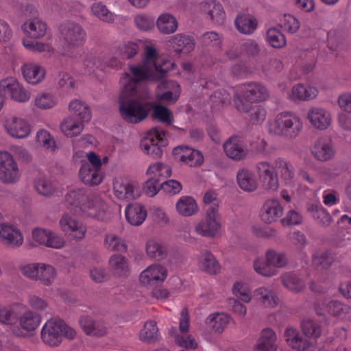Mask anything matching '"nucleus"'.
<instances>
[{
	"mask_svg": "<svg viewBox=\"0 0 351 351\" xmlns=\"http://www.w3.org/2000/svg\"><path fill=\"white\" fill-rule=\"evenodd\" d=\"M283 208L277 199H269L265 202L261 209V219L265 223H271L282 217Z\"/></svg>",
	"mask_w": 351,
	"mask_h": 351,
	"instance_id": "obj_15",
	"label": "nucleus"
},
{
	"mask_svg": "<svg viewBox=\"0 0 351 351\" xmlns=\"http://www.w3.org/2000/svg\"><path fill=\"white\" fill-rule=\"evenodd\" d=\"M18 86V81L14 77L3 79L0 82V93L10 96L12 91L16 90Z\"/></svg>",
	"mask_w": 351,
	"mask_h": 351,
	"instance_id": "obj_61",
	"label": "nucleus"
},
{
	"mask_svg": "<svg viewBox=\"0 0 351 351\" xmlns=\"http://www.w3.org/2000/svg\"><path fill=\"white\" fill-rule=\"evenodd\" d=\"M156 26L161 33L169 34L175 32L178 28V21L171 14L163 13L156 21Z\"/></svg>",
	"mask_w": 351,
	"mask_h": 351,
	"instance_id": "obj_34",
	"label": "nucleus"
},
{
	"mask_svg": "<svg viewBox=\"0 0 351 351\" xmlns=\"http://www.w3.org/2000/svg\"><path fill=\"white\" fill-rule=\"evenodd\" d=\"M56 101L49 93L38 94L35 99V105L41 109H49L56 105Z\"/></svg>",
	"mask_w": 351,
	"mask_h": 351,
	"instance_id": "obj_57",
	"label": "nucleus"
},
{
	"mask_svg": "<svg viewBox=\"0 0 351 351\" xmlns=\"http://www.w3.org/2000/svg\"><path fill=\"white\" fill-rule=\"evenodd\" d=\"M237 182L239 187L245 192H253L258 187V182L255 174L246 169L238 171Z\"/></svg>",
	"mask_w": 351,
	"mask_h": 351,
	"instance_id": "obj_21",
	"label": "nucleus"
},
{
	"mask_svg": "<svg viewBox=\"0 0 351 351\" xmlns=\"http://www.w3.org/2000/svg\"><path fill=\"white\" fill-rule=\"evenodd\" d=\"M137 27L141 30H149L154 26V19L146 15H138L134 19Z\"/></svg>",
	"mask_w": 351,
	"mask_h": 351,
	"instance_id": "obj_60",
	"label": "nucleus"
},
{
	"mask_svg": "<svg viewBox=\"0 0 351 351\" xmlns=\"http://www.w3.org/2000/svg\"><path fill=\"white\" fill-rule=\"evenodd\" d=\"M65 206L74 215L86 217H97V209L83 189L69 191L65 195Z\"/></svg>",
	"mask_w": 351,
	"mask_h": 351,
	"instance_id": "obj_6",
	"label": "nucleus"
},
{
	"mask_svg": "<svg viewBox=\"0 0 351 351\" xmlns=\"http://www.w3.org/2000/svg\"><path fill=\"white\" fill-rule=\"evenodd\" d=\"M114 194L119 198L136 199L138 197L137 193H134V186L130 183L121 184L118 186H114Z\"/></svg>",
	"mask_w": 351,
	"mask_h": 351,
	"instance_id": "obj_50",
	"label": "nucleus"
},
{
	"mask_svg": "<svg viewBox=\"0 0 351 351\" xmlns=\"http://www.w3.org/2000/svg\"><path fill=\"white\" fill-rule=\"evenodd\" d=\"M38 277L35 280L40 281L44 285L49 286L53 281L56 275V269L50 265L41 263Z\"/></svg>",
	"mask_w": 351,
	"mask_h": 351,
	"instance_id": "obj_45",
	"label": "nucleus"
},
{
	"mask_svg": "<svg viewBox=\"0 0 351 351\" xmlns=\"http://www.w3.org/2000/svg\"><path fill=\"white\" fill-rule=\"evenodd\" d=\"M308 118L315 128L322 130L326 129L331 122L330 113L320 108L310 109L308 112Z\"/></svg>",
	"mask_w": 351,
	"mask_h": 351,
	"instance_id": "obj_18",
	"label": "nucleus"
},
{
	"mask_svg": "<svg viewBox=\"0 0 351 351\" xmlns=\"http://www.w3.org/2000/svg\"><path fill=\"white\" fill-rule=\"evenodd\" d=\"M75 335V330L62 319L47 320L41 331L43 341L50 346H58L63 337L72 340Z\"/></svg>",
	"mask_w": 351,
	"mask_h": 351,
	"instance_id": "obj_5",
	"label": "nucleus"
},
{
	"mask_svg": "<svg viewBox=\"0 0 351 351\" xmlns=\"http://www.w3.org/2000/svg\"><path fill=\"white\" fill-rule=\"evenodd\" d=\"M21 71L25 80L32 84L40 82L45 75V69L36 64H25Z\"/></svg>",
	"mask_w": 351,
	"mask_h": 351,
	"instance_id": "obj_30",
	"label": "nucleus"
},
{
	"mask_svg": "<svg viewBox=\"0 0 351 351\" xmlns=\"http://www.w3.org/2000/svg\"><path fill=\"white\" fill-rule=\"evenodd\" d=\"M287 261L285 254L269 249L266 252L265 259L257 258L254 261L253 266L258 274L264 276H271L276 275L277 271L276 268L285 267Z\"/></svg>",
	"mask_w": 351,
	"mask_h": 351,
	"instance_id": "obj_8",
	"label": "nucleus"
},
{
	"mask_svg": "<svg viewBox=\"0 0 351 351\" xmlns=\"http://www.w3.org/2000/svg\"><path fill=\"white\" fill-rule=\"evenodd\" d=\"M199 261V268L209 274H216L220 270L218 261L210 251H202Z\"/></svg>",
	"mask_w": 351,
	"mask_h": 351,
	"instance_id": "obj_26",
	"label": "nucleus"
},
{
	"mask_svg": "<svg viewBox=\"0 0 351 351\" xmlns=\"http://www.w3.org/2000/svg\"><path fill=\"white\" fill-rule=\"evenodd\" d=\"M281 27L289 33L294 34L299 29L300 22L294 16L290 14H285Z\"/></svg>",
	"mask_w": 351,
	"mask_h": 351,
	"instance_id": "obj_59",
	"label": "nucleus"
},
{
	"mask_svg": "<svg viewBox=\"0 0 351 351\" xmlns=\"http://www.w3.org/2000/svg\"><path fill=\"white\" fill-rule=\"evenodd\" d=\"M19 177V168L12 156L8 152H0V182L14 184Z\"/></svg>",
	"mask_w": 351,
	"mask_h": 351,
	"instance_id": "obj_11",
	"label": "nucleus"
},
{
	"mask_svg": "<svg viewBox=\"0 0 351 351\" xmlns=\"http://www.w3.org/2000/svg\"><path fill=\"white\" fill-rule=\"evenodd\" d=\"M307 210L312 214L313 217L322 226L330 225L332 218L328 211L316 204H311L307 207Z\"/></svg>",
	"mask_w": 351,
	"mask_h": 351,
	"instance_id": "obj_42",
	"label": "nucleus"
},
{
	"mask_svg": "<svg viewBox=\"0 0 351 351\" xmlns=\"http://www.w3.org/2000/svg\"><path fill=\"white\" fill-rule=\"evenodd\" d=\"M23 28L31 38L36 39L45 34L47 25L38 19H34L31 21L24 23Z\"/></svg>",
	"mask_w": 351,
	"mask_h": 351,
	"instance_id": "obj_35",
	"label": "nucleus"
},
{
	"mask_svg": "<svg viewBox=\"0 0 351 351\" xmlns=\"http://www.w3.org/2000/svg\"><path fill=\"white\" fill-rule=\"evenodd\" d=\"M202 10L215 24L219 25L223 24L226 14L223 6L215 0L206 2L202 5Z\"/></svg>",
	"mask_w": 351,
	"mask_h": 351,
	"instance_id": "obj_19",
	"label": "nucleus"
},
{
	"mask_svg": "<svg viewBox=\"0 0 351 351\" xmlns=\"http://www.w3.org/2000/svg\"><path fill=\"white\" fill-rule=\"evenodd\" d=\"M245 86V89L243 90V93L246 95V97L254 103L265 101L269 97L267 88L261 83L251 82Z\"/></svg>",
	"mask_w": 351,
	"mask_h": 351,
	"instance_id": "obj_22",
	"label": "nucleus"
},
{
	"mask_svg": "<svg viewBox=\"0 0 351 351\" xmlns=\"http://www.w3.org/2000/svg\"><path fill=\"white\" fill-rule=\"evenodd\" d=\"M221 229L220 215L218 205L213 204L206 208V217L195 226L196 232L206 237H214Z\"/></svg>",
	"mask_w": 351,
	"mask_h": 351,
	"instance_id": "obj_10",
	"label": "nucleus"
},
{
	"mask_svg": "<svg viewBox=\"0 0 351 351\" xmlns=\"http://www.w3.org/2000/svg\"><path fill=\"white\" fill-rule=\"evenodd\" d=\"M166 132L160 127L152 128L147 133V136L141 141V147L144 152L150 155L154 158H158L162 156V147H166L168 144L167 140L165 138Z\"/></svg>",
	"mask_w": 351,
	"mask_h": 351,
	"instance_id": "obj_9",
	"label": "nucleus"
},
{
	"mask_svg": "<svg viewBox=\"0 0 351 351\" xmlns=\"http://www.w3.org/2000/svg\"><path fill=\"white\" fill-rule=\"evenodd\" d=\"M5 128L8 133L15 138H23L30 133V126L27 121L23 119L12 117L5 123Z\"/></svg>",
	"mask_w": 351,
	"mask_h": 351,
	"instance_id": "obj_17",
	"label": "nucleus"
},
{
	"mask_svg": "<svg viewBox=\"0 0 351 351\" xmlns=\"http://www.w3.org/2000/svg\"><path fill=\"white\" fill-rule=\"evenodd\" d=\"M234 103L235 107L239 112L247 113L250 111L254 102L248 99V98L246 97V95L243 91L241 94L237 95L234 97Z\"/></svg>",
	"mask_w": 351,
	"mask_h": 351,
	"instance_id": "obj_56",
	"label": "nucleus"
},
{
	"mask_svg": "<svg viewBox=\"0 0 351 351\" xmlns=\"http://www.w3.org/2000/svg\"><path fill=\"white\" fill-rule=\"evenodd\" d=\"M151 110H152V117L153 119H157L166 125L172 123L173 113L168 108L153 102V107Z\"/></svg>",
	"mask_w": 351,
	"mask_h": 351,
	"instance_id": "obj_41",
	"label": "nucleus"
},
{
	"mask_svg": "<svg viewBox=\"0 0 351 351\" xmlns=\"http://www.w3.org/2000/svg\"><path fill=\"white\" fill-rule=\"evenodd\" d=\"M162 179L156 176H151V177L145 181L143 186V191L149 197L155 196L160 190H161Z\"/></svg>",
	"mask_w": 351,
	"mask_h": 351,
	"instance_id": "obj_49",
	"label": "nucleus"
},
{
	"mask_svg": "<svg viewBox=\"0 0 351 351\" xmlns=\"http://www.w3.org/2000/svg\"><path fill=\"white\" fill-rule=\"evenodd\" d=\"M282 282L285 287L293 292H300L304 287V281L295 273L289 272L282 276Z\"/></svg>",
	"mask_w": 351,
	"mask_h": 351,
	"instance_id": "obj_40",
	"label": "nucleus"
},
{
	"mask_svg": "<svg viewBox=\"0 0 351 351\" xmlns=\"http://www.w3.org/2000/svg\"><path fill=\"white\" fill-rule=\"evenodd\" d=\"M267 40L274 48H282L286 45L285 36L276 28L267 30Z\"/></svg>",
	"mask_w": 351,
	"mask_h": 351,
	"instance_id": "obj_48",
	"label": "nucleus"
},
{
	"mask_svg": "<svg viewBox=\"0 0 351 351\" xmlns=\"http://www.w3.org/2000/svg\"><path fill=\"white\" fill-rule=\"evenodd\" d=\"M300 328L306 337L317 339L321 336L320 326L310 319H304L300 322Z\"/></svg>",
	"mask_w": 351,
	"mask_h": 351,
	"instance_id": "obj_46",
	"label": "nucleus"
},
{
	"mask_svg": "<svg viewBox=\"0 0 351 351\" xmlns=\"http://www.w3.org/2000/svg\"><path fill=\"white\" fill-rule=\"evenodd\" d=\"M92 12L101 20L106 22H112L114 14L102 3H95L92 5Z\"/></svg>",
	"mask_w": 351,
	"mask_h": 351,
	"instance_id": "obj_52",
	"label": "nucleus"
},
{
	"mask_svg": "<svg viewBox=\"0 0 351 351\" xmlns=\"http://www.w3.org/2000/svg\"><path fill=\"white\" fill-rule=\"evenodd\" d=\"M302 122L296 115L289 112H282L276 117L271 123L269 132L278 136L294 138L300 134Z\"/></svg>",
	"mask_w": 351,
	"mask_h": 351,
	"instance_id": "obj_7",
	"label": "nucleus"
},
{
	"mask_svg": "<svg viewBox=\"0 0 351 351\" xmlns=\"http://www.w3.org/2000/svg\"><path fill=\"white\" fill-rule=\"evenodd\" d=\"M71 114L61 124V130L67 136L79 134L83 129V123L91 119L89 107L78 99L71 101L69 106Z\"/></svg>",
	"mask_w": 351,
	"mask_h": 351,
	"instance_id": "obj_3",
	"label": "nucleus"
},
{
	"mask_svg": "<svg viewBox=\"0 0 351 351\" xmlns=\"http://www.w3.org/2000/svg\"><path fill=\"white\" fill-rule=\"evenodd\" d=\"M124 94L122 90L119 98V112L122 119L130 123H138L145 119L152 107L153 102L147 99V91Z\"/></svg>",
	"mask_w": 351,
	"mask_h": 351,
	"instance_id": "obj_1",
	"label": "nucleus"
},
{
	"mask_svg": "<svg viewBox=\"0 0 351 351\" xmlns=\"http://www.w3.org/2000/svg\"><path fill=\"white\" fill-rule=\"evenodd\" d=\"M161 190L170 195H176L180 193L182 189L181 183L176 180H169L164 181L162 179L160 184Z\"/></svg>",
	"mask_w": 351,
	"mask_h": 351,
	"instance_id": "obj_58",
	"label": "nucleus"
},
{
	"mask_svg": "<svg viewBox=\"0 0 351 351\" xmlns=\"http://www.w3.org/2000/svg\"><path fill=\"white\" fill-rule=\"evenodd\" d=\"M249 112L250 113V121L252 123H262L265 120L267 113L265 109L260 105L252 106Z\"/></svg>",
	"mask_w": 351,
	"mask_h": 351,
	"instance_id": "obj_62",
	"label": "nucleus"
},
{
	"mask_svg": "<svg viewBox=\"0 0 351 351\" xmlns=\"http://www.w3.org/2000/svg\"><path fill=\"white\" fill-rule=\"evenodd\" d=\"M226 155L231 159L239 161L245 158L247 149L239 142L237 137L230 138L223 145Z\"/></svg>",
	"mask_w": 351,
	"mask_h": 351,
	"instance_id": "obj_20",
	"label": "nucleus"
},
{
	"mask_svg": "<svg viewBox=\"0 0 351 351\" xmlns=\"http://www.w3.org/2000/svg\"><path fill=\"white\" fill-rule=\"evenodd\" d=\"M19 315L14 310L8 308H0V322L3 324L16 326L18 324Z\"/></svg>",
	"mask_w": 351,
	"mask_h": 351,
	"instance_id": "obj_54",
	"label": "nucleus"
},
{
	"mask_svg": "<svg viewBox=\"0 0 351 351\" xmlns=\"http://www.w3.org/2000/svg\"><path fill=\"white\" fill-rule=\"evenodd\" d=\"M125 213L127 221L133 226L141 225L147 217L146 209L139 204L128 205Z\"/></svg>",
	"mask_w": 351,
	"mask_h": 351,
	"instance_id": "obj_24",
	"label": "nucleus"
},
{
	"mask_svg": "<svg viewBox=\"0 0 351 351\" xmlns=\"http://www.w3.org/2000/svg\"><path fill=\"white\" fill-rule=\"evenodd\" d=\"M78 322L87 335L101 337L107 332V328L102 322L94 320L89 315L81 316Z\"/></svg>",
	"mask_w": 351,
	"mask_h": 351,
	"instance_id": "obj_14",
	"label": "nucleus"
},
{
	"mask_svg": "<svg viewBox=\"0 0 351 351\" xmlns=\"http://www.w3.org/2000/svg\"><path fill=\"white\" fill-rule=\"evenodd\" d=\"M274 166L277 171L280 173L285 184H290L294 177L293 166L287 161L281 158H277L274 160Z\"/></svg>",
	"mask_w": 351,
	"mask_h": 351,
	"instance_id": "obj_38",
	"label": "nucleus"
},
{
	"mask_svg": "<svg viewBox=\"0 0 351 351\" xmlns=\"http://www.w3.org/2000/svg\"><path fill=\"white\" fill-rule=\"evenodd\" d=\"M99 171L92 169L90 164L85 162L82 165L79 174L84 184L95 186L98 185L102 181V177L99 174Z\"/></svg>",
	"mask_w": 351,
	"mask_h": 351,
	"instance_id": "obj_28",
	"label": "nucleus"
},
{
	"mask_svg": "<svg viewBox=\"0 0 351 351\" xmlns=\"http://www.w3.org/2000/svg\"><path fill=\"white\" fill-rule=\"evenodd\" d=\"M154 64L155 71L146 69L147 65H131L130 66V71L132 76L125 73V75L129 77V80L122 89L123 93L131 94L130 93H135V91H147L146 88L141 84V82L149 81L156 82L164 78L169 70L168 68H163L162 65L158 64L155 62H154Z\"/></svg>",
	"mask_w": 351,
	"mask_h": 351,
	"instance_id": "obj_2",
	"label": "nucleus"
},
{
	"mask_svg": "<svg viewBox=\"0 0 351 351\" xmlns=\"http://www.w3.org/2000/svg\"><path fill=\"white\" fill-rule=\"evenodd\" d=\"M285 338L287 344L293 350L305 351L311 346V342L304 338L300 332L293 327H287L285 331Z\"/></svg>",
	"mask_w": 351,
	"mask_h": 351,
	"instance_id": "obj_16",
	"label": "nucleus"
},
{
	"mask_svg": "<svg viewBox=\"0 0 351 351\" xmlns=\"http://www.w3.org/2000/svg\"><path fill=\"white\" fill-rule=\"evenodd\" d=\"M312 154L320 161L330 160L335 154V151L330 143L324 139L317 140L311 149Z\"/></svg>",
	"mask_w": 351,
	"mask_h": 351,
	"instance_id": "obj_25",
	"label": "nucleus"
},
{
	"mask_svg": "<svg viewBox=\"0 0 351 351\" xmlns=\"http://www.w3.org/2000/svg\"><path fill=\"white\" fill-rule=\"evenodd\" d=\"M176 209L180 215L189 217L197 213V205L192 197L183 196L177 202Z\"/></svg>",
	"mask_w": 351,
	"mask_h": 351,
	"instance_id": "obj_37",
	"label": "nucleus"
},
{
	"mask_svg": "<svg viewBox=\"0 0 351 351\" xmlns=\"http://www.w3.org/2000/svg\"><path fill=\"white\" fill-rule=\"evenodd\" d=\"M146 251L149 257L158 261L165 259L167 254L165 246L154 240H150L147 242Z\"/></svg>",
	"mask_w": 351,
	"mask_h": 351,
	"instance_id": "obj_44",
	"label": "nucleus"
},
{
	"mask_svg": "<svg viewBox=\"0 0 351 351\" xmlns=\"http://www.w3.org/2000/svg\"><path fill=\"white\" fill-rule=\"evenodd\" d=\"M34 187L38 193L43 196H49L54 191L51 182L44 178L36 179L34 180Z\"/></svg>",
	"mask_w": 351,
	"mask_h": 351,
	"instance_id": "obj_53",
	"label": "nucleus"
},
{
	"mask_svg": "<svg viewBox=\"0 0 351 351\" xmlns=\"http://www.w3.org/2000/svg\"><path fill=\"white\" fill-rule=\"evenodd\" d=\"M175 341L179 346L187 350H195L198 346L195 339L191 335L186 338L180 335H176Z\"/></svg>",
	"mask_w": 351,
	"mask_h": 351,
	"instance_id": "obj_64",
	"label": "nucleus"
},
{
	"mask_svg": "<svg viewBox=\"0 0 351 351\" xmlns=\"http://www.w3.org/2000/svg\"><path fill=\"white\" fill-rule=\"evenodd\" d=\"M276 335L271 328H263L261 333L256 348L261 351H276Z\"/></svg>",
	"mask_w": 351,
	"mask_h": 351,
	"instance_id": "obj_23",
	"label": "nucleus"
},
{
	"mask_svg": "<svg viewBox=\"0 0 351 351\" xmlns=\"http://www.w3.org/2000/svg\"><path fill=\"white\" fill-rule=\"evenodd\" d=\"M104 245L110 251L126 252L127 245L115 234L108 233L105 236Z\"/></svg>",
	"mask_w": 351,
	"mask_h": 351,
	"instance_id": "obj_47",
	"label": "nucleus"
},
{
	"mask_svg": "<svg viewBox=\"0 0 351 351\" xmlns=\"http://www.w3.org/2000/svg\"><path fill=\"white\" fill-rule=\"evenodd\" d=\"M109 264L114 276L122 278L129 276L128 261L125 256L121 254H114L110 257Z\"/></svg>",
	"mask_w": 351,
	"mask_h": 351,
	"instance_id": "obj_27",
	"label": "nucleus"
},
{
	"mask_svg": "<svg viewBox=\"0 0 351 351\" xmlns=\"http://www.w3.org/2000/svg\"><path fill=\"white\" fill-rule=\"evenodd\" d=\"M60 225L64 232L77 231L79 228V223L69 215H64L60 220Z\"/></svg>",
	"mask_w": 351,
	"mask_h": 351,
	"instance_id": "obj_63",
	"label": "nucleus"
},
{
	"mask_svg": "<svg viewBox=\"0 0 351 351\" xmlns=\"http://www.w3.org/2000/svg\"><path fill=\"white\" fill-rule=\"evenodd\" d=\"M237 30L244 34H250L257 27L256 20L250 14H239L234 21Z\"/></svg>",
	"mask_w": 351,
	"mask_h": 351,
	"instance_id": "obj_32",
	"label": "nucleus"
},
{
	"mask_svg": "<svg viewBox=\"0 0 351 351\" xmlns=\"http://www.w3.org/2000/svg\"><path fill=\"white\" fill-rule=\"evenodd\" d=\"M40 322V314L32 311H27L19 317V324L12 328V332L17 337H27L38 327Z\"/></svg>",
	"mask_w": 351,
	"mask_h": 351,
	"instance_id": "obj_12",
	"label": "nucleus"
},
{
	"mask_svg": "<svg viewBox=\"0 0 351 351\" xmlns=\"http://www.w3.org/2000/svg\"><path fill=\"white\" fill-rule=\"evenodd\" d=\"M0 237L5 241L7 245L12 246H19L23 241L19 230L5 224H0Z\"/></svg>",
	"mask_w": 351,
	"mask_h": 351,
	"instance_id": "obj_29",
	"label": "nucleus"
},
{
	"mask_svg": "<svg viewBox=\"0 0 351 351\" xmlns=\"http://www.w3.org/2000/svg\"><path fill=\"white\" fill-rule=\"evenodd\" d=\"M60 39L66 54L73 53L75 50L84 45L86 40V32L80 23L66 21L60 25Z\"/></svg>",
	"mask_w": 351,
	"mask_h": 351,
	"instance_id": "obj_4",
	"label": "nucleus"
},
{
	"mask_svg": "<svg viewBox=\"0 0 351 351\" xmlns=\"http://www.w3.org/2000/svg\"><path fill=\"white\" fill-rule=\"evenodd\" d=\"M327 311L333 317H339L343 314L348 313L349 306L344 305L337 300H331L327 305Z\"/></svg>",
	"mask_w": 351,
	"mask_h": 351,
	"instance_id": "obj_55",
	"label": "nucleus"
},
{
	"mask_svg": "<svg viewBox=\"0 0 351 351\" xmlns=\"http://www.w3.org/2000/svg\"><path fill=\"white\" fill-rule=\"evenodd\" d=\"M158 328L155 321L147 322L139 333V338L146 343H154L158 340Z\"/></svg>",
	"mask_w": 351,
	"mask_h": 351,
	"instance_id": "obj_39",
	"label": "nucleus"
},
{
	"mask_svg": "<svg viewBox=\"0 0 351 351\" xmlns=\"http://www.w3.org/2000/svg\"><path fill=\"white\" fill-rule=\"evenodd\" d=\"M146 173L149 176H156L158 178L162 179V177L170 176L171 169L169 166H166L162 162H158L149 167Z\"/></svg>",
	"mask_w": 351,
	"mask_h": 351,
	"instance_id": "obj_51",
	"label": "nucleus"
},
{
	"mask_svg": "<svg viewBox=\"0 0 351 351\" xmlns=\"http://www.w3.org/2000/svg\"><path fill=\"white\" fill-rule=\"evenodd\" d=\"M318 93V90L313 86L297 84L294 86L290 95L293 101L310 100L314 99Z\"/></svg>",
	"mask_w": 351,
	"mask_h": 351,
	"instance_id": "obj_31",
	"label": "nucleus"
},
{
	"mask_svg": "<svg viewBox=\"0 0 351 351\" xmlns=\"http://www.w3.org/2000/svg\"><path fill=\"white\" fill-rule=\"evenodd\" d=\"M230 317L224 313H213L206 319V324L210 327L215 332L221 334L230 322Z\"/></svg>",
	"mask_w": 351,
	"mask_h": 351,
	"instance_id": "obj_36",
	"label": "nucleus"
},
{
	"mask_svg": "<svg viewBox=\"0 0 351 351\" xmlns=\"http://www.w3.org/2000/svg\"><path fill=\"white\" fill-rule=\"evenodd\" d=\"M167 275V269L160 265H153L140 274L139 280L150 287H160Z\"/></svg>",
	"mask_w": 351,
	"mask_h": 351,
	"instance_id": "obj_13",
	"label": "nucleus"
},
{
	"mask_svg": "<svg viewBox=\"0 0 351 351\" xmlns=\"http://www.w3.org/2000/svg\"><path fill=\"white\" fill-rule=\"evenodd\" d=\"M170 42L174 44L173 48L176 53H188L194 49L195 46L193 38L182 34L171 38Z\"/></svg>",
	"mask_w": 351,
	"mask_h": 351,
	"instance_id": "obj_33",
	"label": "nucleus"
},
{
	"mask_svg": "<svg viewBox=\"0 0 351 351\" xmlns=\"http://www.w3.org/2000/svg\"><path fill=\"white\" fill-rule=\"evenodd\" d=\"M180 161L185 162L191 167L199 166L202 164L204 158L199 151L185 146V151L182 156H180Z\"/></svg>",
	"mask_w": 351,
	"mask_h": 351,
	"instance_id": "obj_43",
	"label": "nucleus"
}]
</instances>
